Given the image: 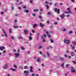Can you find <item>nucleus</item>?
Here are the masks:
<instances>
[{
    "mask_svg": "<svg viewBox=\"0 0 76 76\" xmlns=\"http://www.w3.org/2000/svg\"><path fill=\"white\" fill-rule=\"evenodd\" d=\"M23 73H25V75L26 76H28L29 74V71L26 70L24 71Z\"/></svg>",
    "mask_w": 76,
    "mask_h": 76,
    "instance_id": "f257e3e1",
    "label": "nucleus"
},
{
    "mask_svg": "<svg viewBox=\"0 0 76 76\" xmlns=\"http://www.w3.org/2000/svg\"><path fill=\"white\" fill-rule=\"evenodd\" d=\"M64 41L65 42V43H66V44H69V42H70L69 40H66V39H64Z\"/></svg>",
    "mask_w": 76,
    "mask_h": 76,
    "instance_id": "f03ea898",
    "label": "nucleus"
},
{
    "mask_svg": "<svg viewBox=\"0 0 76 76\" xmlns=\"http://www.w3.org/2000/svg\"><path fill=\"white\" fill-rule=\"evenodd\" d=\"M65 16H66V15L64 14V13H62V15H60V17L62 19H63V18H64Z\"/></svg>",
    "mask_w": 76,
    "mask_h": 76,
    "instance_id": "7ed1b4c3",
    "label": "nucleus"
},
{
    "mask_svg": "<svg viewBox=\"0 0 76 76\" xmlns=\"http://www.w3.org/2000/svg\"><path fill=\"white\" fill-rule=\"evenodd\" d=\"M70 13H71V14H73V12H72L70 10H69L68 12L67 11L64 12V13H67L68 14Z\"/></svg>",
    "mask_w": 76,
    "mask_h": 76,
    "instance_id": "20e7f679",
    "label": "nucleus"
},
{
    "mask_svg": "<svg viewBox=\"0 0 76 76\" xmlns=\"http://www.w3.org/2000/svg\"><path fill=\"white\" fill-rule=\"evenodd\" d=\"M2 30L4 34H5V36L6 37H7V34L6 33V32H5L4 29V28H2Z\"/></svg>",
    "mask_w": 76,
    "mask_h": 76,
    "instance_id": "39448f33",
    "label": "nucleus"
},
{
    "mask_svg": "<svg viewBox=\"0 0 76 76\" xmlns=\"http://www.w3.org/2000/svg\"><path fill=\"white\" fill-rule=\"evenodd\" d=\"M20 55V53H16L15 54V58H17V57H19Z\"/></svg>",
    "mask_w": 76,
    "mask_h": 76,
    "instance_id": "423d86ee",
    "label": "nucleus"
},
{
    "mask_svg": "<svg viewBox=\"0 0 76 76\" xmlns=\"http://www.w3.org/2000/svg\"><path fill=\"white\" fill-rule=\"evenodd\" d=\"M4 49H5V47H3V46H0V50L1 51H3Z\"/></svg>",
    "mask_w": 76,
    "mask_h": 76,
    "instance_id": "0eeeda50",
    "label": "nucleus"
},
{
    "mask_svg": "<svg viewBox=\"0 0 76 76\" xmlns=\"http://www.w3.org/2000/svg\"><path fill=\"white\" fill-rule=\"evenodd\" d=\"M8 66V65L7 64H5V66H3V67L4 69H7V68Z\"/></svg>",
    "mask_w": 76,
    "mask_h": 76,
    "instance_id": "6e6552de",
    "label": "nucleus"
},
{
    "mask_svg": "<svg viewBox=\"0 0 76 76\" xmlns=\"http://www.w3.org/2000/svg\"><path fill=\"white\" fill-rule=\"evenodd\" d=\"M70 54L72 57H74V56H75V53H74L73 52L70 53Z\"/></svg>",
    "mask_w": 76,
    "mask_h": 76,
    "instance_id": "1a4fd4ad",
    "label": "nucleus"
},
{
    "mask_svg": "<svg viewBox=\"0 0 76 76\" xmlns=\"http://www.w3.org/2000/svg\"><path fill=\"white\" fill-rule=\"evenodd\" d=\"M24 33H25V34H28V31L26 30H24Z\"/></svg>",
    "mask_w": 76,
    "mask_h": 76,
    "instance_id": "9d476101",
    "label": "nucleus"
},
{
    "mask_svg": "<svg viewBox=\"0 0 76 76\" xmlns=\"http://www.w3.org/2000/svg\"><path fill=\"white\" fill-rule=\"evenodd\" d=\"M33 26L34 28H35V27H37V24H34Z\"/></svg>",
    "mask_w": 76,
    "mask_h": 76,
    "instance_id": "9b49d317",
    "label": "nucleus"
},
{
    "mask_svg": "<svg viewBox=\"0 0 76 76\" xmlns=\"http://www.w3.org/2000/svg\"><path fill=\"white\" fill-rule=\"evenodd\" d=\"M45 3H46V4H50V5H51L52 4V3H50V4H49L47 1H45Z\"/></svg>",
    "mask_w": 76,
    "mask_h": 76,
    "instance_id": "f8f14e48",
    "label": "nucleus"
},
{
    "mask_svg": "<svg viewBox=\"0 0 76 76\" xmlns=\"http://www.w3.org/2000/svg\"><path fill=\"white\" fill-rule=\"evenodd\" d=\"M24 12H26V13H29V11L28 10H24Z\"/></svg>",
    "mask_w": 76,
    "mask_h": 76,
    "instance_id": "ddd939ff",
    "label": "nucleus"
},
{
    "mask_svg": "<svg viewBox=\"0 0 76 76\" xmlns=\"http://www.w3.org/2000/svg\"><path fill=\"white\" fill-rule=\"evenodd\" d=\"M40 25L41 27H44V24H42V23H40Z\"/></svg>",
    "mask_w": 76,
    "mask_h": 76,
    "instance_id": "4468645a",
    "label": "nucleus"
},
{
    "mask_svg": "<svg viewBox=\"0 0 76 76\" xmlns=\"http://www.w3.org/2000/svg\"><path fill=\"white\" fill-rule=\"evenodd\" d=\"M69 66H70V64H67L66 65H65V66L66 67H69Z\"/></svg>",
    "mask_w": 76,
    "mask_h": 76,
    "instance_id": "2eb2a0df",
    "label": "nucleus"
},
{
    "mask_svg": "<svg viewBox=\"0 0 76 76\" xmlns=\"http://www.w3.org/2000/svg\"><path fill=\"white\" fill-rule=\"evenodd\" d=\"M60 60L63 61L64 60V58H63V57H60L59 58Z\"/></svg>",
    "mask_w": 76,
    "mask_h": 76,
    "instance_id": "dca6fc26",
    "label": "nucleus"
},
{
    "mask_svg": "<svg viewBox=\"0 0 76 76\" xmlns=\"http://www.w3.org/2000/svg\"><path fill=\"white\" fill-rule=\"evenodd\" d=\"M42 48V45L39 46V49H41Z\"/></svg>",
    "mask_w": 76,
    "mask_h": 76,
    "instance_id": "f3484780",
    "label": "nucleus"
},
{
    "mask_svg": "<svg viewBox=\"0 0 76 76\" xmlns=\"http://www.w3.org/2000/svg\"><path fill=\"white\" fill-rule=\"evenodd\" d=\"M38 10H39V9H37V10L36 9H35L34 10V12H37V11H38Z\"/></svg>",
    "mask_w": 76,
    "mask_h": 76,
    "instance_id": "a211bd4d",
    "label": "nucleus"
},
{
    "mask_svg": "<svg viewBox=\"0 0 76 76\" xmlns=\"http://www.w3.org/2000/svg\"><path fill=\"white\" fill-rule=\"evenodd\" d=\"M10 70H11L12 71H16V69L12 68H10Z\"/></svg>",
    "mask_w": 76,
    "mask_h": 76,
    "instance_id": "6ab92c4d",
    "label": "nucleus"
},
{
    "mask_svg": "<svg viewBox=\"0 0 76 76\" xmlns=\"http://www.w3.org/2000/svg\"><path fill=\"white\" fill-rule=\"evenodd\" d=\"M28 67V66H24V69H27Z\"/></svg>",
    "mask_w": 76,
    "mask_h": 76,
    "instance_id": "aec40b11",
    "label": "nucleus"
},
{
    "mask_svg": "<svg viewBox=\"0 0 76 76\" xmlns=\"http://www.w3.org/2000/svg\"><path fill=\"white\" fill-rule=\"evenodd\" d=\"M57 12L58 13V14H60V10L59 9L58 10Z\"/></svg>",
    "mask_w": 76,
    "mask_h": 76,
    "instance_id": "412c9836",
    "label": "nucleus"
},
{
    "mask_svg": "<svg viewBox=\"0 0 76 76\" xmlns=\"http://www.w3.org/2000/svg\"><path fill=\"white\" fill-rule=\"evenodd\" d=\"M37 62H39L40 61V58H39L37 59Z\"/></svg>",
    "mask_w": 76,
    "mask_h": 76,
    "instance_id": "4be33fe9",
    "label": "nucleus"
},
{
    "mask_svg": "<svg viewBox=\"0 0 76 76\" xmlns=\"http://www.w3.org/2000/svg\"><path fill=\"white\" fill-rule=\"evenodd\" d=\"M50 41H51V42L52 43L54 42V40H53V39H50Z\"/></svg>",
    "mask_w": 76,
    "mask_h": 76,
    "instance_id": "5701e85b",
    "label": "nucleus"
},
{
    "mask_svg": "<svg viewBox=\"0 0 76 76\" xmlns=\"http://www.w3.org/2000/svg\"><path fill=\"white\" fill-rule=\"evenodd\" d=\"M10 33L12 34V28H10L9 29Z\"/></svg>",
    "mask_w": 76,
    "mask_h": 76,
    "instance_id": "b1692460",
    "label": "nucleus"
},
{
    "mask_svg": "<svg viewBox=\"0 0 76 76\" xmlns=\"http://www.w3.org/2000/svg\"><path fill=\"white\" fill-rule=\"evenodd\" d=\"M30 72H31V73H32L33 72V70H32V69H31L30 70Z\"/></svg>",
    "mask_w": 76,
    "mask_h": 76,
    "instance_id": "393cba45",
    "label": "nucleus"
},
{
    "mask_svg": "<svg viewBox=\"0 0 76 76\" xmlns=\"http://www.w3.org/2000/svg\"><path fill=\"white\" fill-rule=\"evenodd\" d=\"M14 67L15 68V69H17L18 68V67H17V66L16 65H14Z\"/></svg>",
    "mask_w": 76,
    "mask_h": 76,
    "instance_id": "a878e982",
    "label": "nucleus"
},
{
    "mask_svg": "<svg viewBox=\"0 0 76 76\" xmlns=\"http://www.w3.org/2000/svg\"><path fill=\"white\" fill-rule=\"evenodd\" d=\"M32 15L33 16H35L36 15V14L35 13H33L32 14Z\"/></svg>",
    "mask_w": 76,
    "mask_h": 76,
    "instance_id": "bb28decb",
    "label": "nucleus"
},
{
    "mask_svg": "<svg viewBox=\"0 0 76 76\" xmlns=\"http://www.w3.org/2000/svg\"><path fill=\"white\" fill-rule=\"evenodd\" d=\"M47 37H48L49 38H51V36L50 35V34L48 35Z\"/></svg>",
    "mask_w": 76,
    "mask_h": 76,
    "instance_id": "cd10ccee",
    "label": "nucleus"
},
{
    "mask_svg": "<svg viewBox=\"0 0 76 76\" xmlns=\"http://www.w3.org/2000/svg\"><path fill=\"white\" fill-rule=\"evenodd\" d=\"M48 15H51V12H48Z\"/></svg>",
    "mask_w": 76,
    "mask_h": 76,
    "instance_id": "c85d7f7f",
    "label": "nucleus"
},
{
    "mask_svg": "<svg viewBox=\"0 0 76 76\" xmlns=\"http://www.w3.org/2000/svg\"><path fill=\"white\" fill-rule=\"evenodd\" d=\"M39 18H40V19H42V16L41 15H39Z\"/></svg>",
    "mask_w": 76,
    "mask_h": 76,
    "instance_id": "c756f323",
    "label": "nucleus"
},
{
    "mask_svg": "<svg viewBox=\"0 0 76 76\" xmlns=\"http://www.w3.org/2000/svg\"><path fill=\"white\" fill-rule=\"evenodd\" d=\"M29 39H30V41H31V40H32V37H31L30 36L29 37Z\"/></svg>",
    "mask_w": 76,
    "mask_h": 76,
    "instance_id": "7c9ffc66",
    "label": "nucleus"
},
{
    "mask_svg": "<svg viewBox=\"0 0 76 76\" xmlns=\"http://www.w3.org/2000/svg\"><path fill=\"white\" fill-rule=\"evenodd\" d=\"M76 60H75V61H73L72 62L74 63V64H76Z\"/></svg>",
    "mask_w": 76,
    "mask_h": 76,
    "instance_id": "2f4dec72",
    "label": "nucleus"
},
{
    "mask_svg": "<svg viewBox=\"0 0 76 76\" xmlns=\"http://www.w3.org/2000/svg\"><path fill=\"white\" fill-rule=\"evenodd\" d=\"M19 16V15L18 14V13H17L15 14V16L17 17V16Z\"/></svg>",
    "mask_w": 76,
    "mask_h": 76,
    "instance_id": "473e14b6",
    "label": "nucleus"
},
{
    "mask_svg": "<svg viewBox=\"0 0 76 76\" xmlns=\"http://www.w3.org/2000/svg\"><path fill=\"white\" fill-rule=\"evenodd\" d=\"M54 11L55 12H57V8H55Z\"/></svg>",
    "mask_w": 76,
    "mask_h": 76,
    "instance_id": "72a5a7b5",
    "label": "nucleus"
},
{
    "mask_svg": "<svg viewBox=\"0 0 76 76\" xmlns=\"http://www.w3.org/2000/svg\"><path fill=\"white\" fill-rule=\"evenodd\" d=\"M72 33H73L72 31H71L69 32V34H72Z\"/></svg>",
    "mask_w": 76,
    "mask_h": 76,
    "instance_id": "f704fd0d",
    "label": "nucleus"
},
{
    "mask_svg": "<svg viewBox=\"0 0 76 76\" xmlns=\"http://www.w3.org/2000/svg\"><path fill=\"white\" fill-rule=\"evenodd\" d=\"M13 28H18V26H14Z\"/></svg>",
    "mask_w": 76,
    "mask_h": 76,
    "instance_id": "c9c22d12",
    "label": "nucleus"
},
{
    "mask_svg": "<svg viewBox=\"0 0 76 76\" xmlns=\"http://www.w3.org/2000/svg\"><path fill=\"white\" fill-rule=\"evenodd\" d=\"M64 56L66 58H67L68 56L66 54H65Z\"/></svg>",
    "mask_w": 76,
    "mask_h": 76,
    "instance_id": "e433bc0d",
    "label": "nucleus"
},
{
    "mask_svg": "<svg viewBox=\"0 0 76 76\" xmlns=\"http://www.w3.org/2000/svg\"><path fill=\"white\" fill-rule=\"evenodd\" d=\"M42 56L43 57H44V58H45V57H46V55H43Z\"/></svg>",
    "mask_w": 76,
    "mask_h": 76,
    "instance_id": "4c0bfd02",
    "label": "nucleus"
},
{
    "mask_svg": "<svg viewBox=\"0 0 76 76\" xmlns=\"http://www.w3.org/2000/svg\"><path fill=\"white\" fill-rule=\"evenodd\" d=\"M11 39H14V37H13V36H11Z\"/></svg>",
    "mask_w": 76,
    "mask_h": 76,
    "instance_id": "58836bf2",
    "label": "nucleus"
},
{
    "mask_svg": "<svg viewBox=\"0 0 76 76\" xmlns=\"http://www.w3.org/2000/svg\"><path fill=\"white\" fill-rule=\"evenodd\" d=\"M32 32L33 33H35V30H33Z\"/></svg>",
    "mask_w": 76,
    "mask_h": 76,
    "instance_id": "ea45409f",
    "label": "nucleus"
},
{
    "mask_svg": "<svg viewBox=\"0 0 76 76\" xmlns=\"http://www.w3.org/2000/svg\"><path fill=\"white\" fill-rule=\"evenodd\" d=\"M19 39H22V36H20L19 37Z\"/></svg>",
    "mask_w": 76,
    "mask_h": 76,
    "instance_id": "a19ab883",
    "label": "nucleus"
},
{
    "mask_svg": "<svg viewBox=\"0 0 76 76\" xmlns=\"http://www.w3.org/2000/svg\"><path fill=\"white\" fill-rule=\"evenodd\" d=\"M64 63L61 64V66L62 67H64Z\"/></svg>",
    "mask_w": 76,
    "mask_h": 76,
    "instance_id": "79ce46f5",
    "label": "nucleus"
},
{
    "mask_svg": "<svg viewBox=\"0 0 76 76\" xmlns=\"http://www.w3.org/2000/svg\"><path fill=\"white\" fill-rule=\"evenodd\" d=\"M46 7H47V9H49L48 6L47 5H46Z\"/></svg>",
    "mask_w": 76,
    "mask_h": 76,
    "instance_id": "37998d69",
    "label": "nucleus"
},
{
    "mask_svg": "<svg viewBox=\"0 0 76 76\" xmlns=\"http://www.w3.org/2000/svg\"><path fill=\"white\" fill-rule=\"evenodd\" d=\"M21 49L22 50H25V48L23 47H21Z\"/></svg>",
    "mask_w": 76,
    "mask_h": 76,
    "instance_id": "c03bdc74",
    "label": "nucleus"
},
{
    "mask_svg": "<svg viewBox=\"0 0 76 76\" xmlns=\"http://www.w3.org/2000/svg\"><path fill=\"white\" fill-rule=\"evenodd\" d=\"M32 1H33V0H31L30 1V2L31 3H33Z\"/></svg>",
    "mask_w": 76,
    "mask_h": 76,
    "instance_id": "a18cd8bd",
    "label": "nucleus"
},
{
    "mask_svg": "<svg viewBox=\"0 0 76 76\" xmlns=\"http://www.w3.org/2000/svg\"><path fill=\"white\" fill-rule=\"evenodd\" d=\"M66 31V28H64L63 29V31Z\"/></svg>",
    "mask_w": 76,
    "mask_h": 76,
    "instance_id": "49530a36",
    "label": "nucleus"
},
{
    "mask_svg": "<svg viewBox=\"0 0 76 76\" xmlns=\"http://www.w3.org/2000/svg\"><path fill=\"white\" fill-rule=\"evenodd\" d=\"M72 72H76V71L74 69L73 70H72Z\"/></svg>",
    "mask_w": 76,
    "mask_h": 76,
    "instance_id": "de8ad7c7",
    "label": "nucleus"
},
{
    "mask_svg": "<svg viewBox=\"0 0 76 76\" xmlns=\"http://www.w3.org/2000/svg\"><path fill=\"white\" fill-rule=\"evenodd\" d=\"M71 69H72V70H74V68H73V67L72 66L71 67Z\"/></svg>",
    "mask_w": 76,
    "mask_h": 76,
    "instance_id": "09e8293b",
    "label": "nucleus"
},
{
    "mask_svg": "<svg viewBox=\"0 0 76 76\" xmlns=\"http://www.w3.org/2000/svg\"><path fill=\"white\" fill-rule=\"evenodd\" d=\"M68 58H72V57H71V56H68Z\"/></svg>",
    "mask_w": 76,
    "mask_h": 76,
    "instance_id": "8fccbe9b",
    "label": "nucleus"
},
{
    "mask_svg": "<svg viewBox=\"0 0 76 76\" xmlns=\"http://www.w3.org/2000/svg\"><path fill=\"white\" fill-rule=\"evenodd\" d=\"M14 22L15 23H17V20H15V21H14Z\"/></svg>",
    "mask_w": 76,
    "mask_h": 76,
    "instance_id": "3c124183",
    "label": "nucleus"
},
{
    "mask_svg": "<svg viewBox=\"0 0 76 76\" xmlns=\"http://www.w3.org/2000/svg\"><path fill=\"white\" fill-rule=\"evenodd\" d=\"M47 55L48 57H50V55H49V53H47Z\"/></svg>",
    "mask_w": 76,
    "mask_h": 76,
    "instance_id": "603ef678",
    "label": "nucleus"
},
{
    "mask_svg": "<svg viewBox=\"0 0 76 76\" xmlns=\"http://www.w3.org/2000/svg\"><path fill=\"white\" fill-rule=\"evenodd\" d=\"M49 47H50V48H53V47L51 46H49Z\"/></svg>",
    "mask_w": 76,
    "mask_h": 76,
    "instance_id": "864d4df0",
    "label": "nucleus"
},
{
    "mask_svg": "<svg viewBox=\"0 0 76 76\" xmlns=\"http://www.w3.org/2000/svg\"><path fill=\"white\" fill-rule=\"evenodd\" d=\"M26 7V6H24V7H23V9H25Z\"/></svg>",
    "mask_w": 76,
    "mask_h": 76,
    "instance_id": "5fc2aeb1",
    "label": "nucleus"
},
{
    "mask_svg": "<svg viewBox=\"0 0 76 76\" xmlns=\"http://www.w3.org/2000/svg\"><path fill=\"white\" fill-rule=\"evenodd\" d=\"M46 33L47 34H49V32H48V31H46Z\"/></svg>",
    "mask_w": 76,
    "mask_h": 76,
    "instance_id": "6e6d98bb",
    "label": "nucleus"
},
{
    "mask_svg": "<svg viewBox=\"0 0 76 76\" xmlns=\"http://www.w3.org/2000/svg\"><path fill=\"white\" fill-rule=\"evenodd\" d=\"M70 47H73V45L72 44L70 45Z\"/></svg>",
    "mask_w": 76,
    "mask_h": 76,
    "instance_id": "4d7b16f0",
    "label": "nucleus"
},
{
    "mask_svg": "<svg viewBox=\"0 0 76 76\" xmlns=\"http://www.w3.org/2000/svg\"><path fill=\"white\" fill-rule=\"evenodd\" d=\"M69 50H66V53H69Z\"/></svg>",
    "mask_w": 76,
    "mask_h": 76,
    "instance_id": "13d9d810",
    "label": "nucleus"
},
{
    "mask_svg": "<svg viewBox=\"0 0 76 76\" xmlns=\"http://www.w3.org/2000/svg\"><path fill=\"white\" fill-rule=\"evenodd\" d=\"M6 51L5 50H4L3 53H6Z\"/></svg>",
    "mask_w": 76,
    "mask_h": 76,
    "instance_id": "bf43d9fd",
    "label": "nucleus"
},
{
    "mask_svg": "<svg viewBox=\"0 0 76 76\" xmlns=\"http://www.w3.org/2000/svg\"><path fill=\"white\" fill-rule=\"evenodd\" d=\"M3 13H4V12H1V15H3Z\"/></svg>",
    "mask_w": 76,
    "mask_h": 76,
    "instance_id": "052dcab7",
    "label": "nucleus"
},
{
    "mask_svg": "<svg viewBox=\"0 0 76 76\" xmlns=\"http://www.w3.org/2000/svg\"><path fill=\"white\" fill-rule=\"evenodd\" d=\"M30 69H32L33 68V67H32V66H30Z\"/></svg>",
    "mask_w": 76,
    "mask_h": 76,
    "instance_id": "680f3d73",
    "label": "nucleus"
},
{
    "mask_svg": "<svg viewBox=\"0 0 76 76\" xmlns=\"http://www.w3.org/2000/svg\"><path fill=\"white\" fill-rule=\"evenodd\" d=\"M67 10H70V8H67Z\"/></svg>",
    "mask_w": 76,
    "mask_h": 76,
    "instance_id": "e2e57ef3",
    "label": "nucleus"
},
{
    "mask_svg": "<svg viewBox=\"0 0 76 76\" xmlns=\"http://www.w3.org/2000/svg\"><path fill=\"white\" fill-rule=\"evenodd\" d=\"M1 36H2V37H4V34H2Z\"/></svg>",
    "mask_w": 76,
    "mask_h": 76,
    "instance_id": "0e129e2a",
    "label": "nucleus"
},
{
    "mask_svg": "<svg viewBox=\"0 0 76 76\" xmlns=\"http://www.w3.org/2000/svg\"><path fill=\"white\" fill-rule=\"evenodd\" d=\"M35 76V74H34V73H33V74H32V76Z\"/></svg>",
    "mask_w": 76,
    "mask_h": 76,
    "instance_id": "69168bd1",
    "label": "nucleus"
},
{
    "mask_svg": "<svg viewBox=\"0 0 76 76\" xmlns=\"http://www.w3.org/2000/svg\"><path fill=\"white\" fill-rule=\"evenodd\" d=\"M27 54H29L30 53V51H28V52L27 53Z\"/></svg>",
    "mask_w": 76,
    "mask_h": 76,
    "instance_id": "338daca9",
    "label": "nucleus"
},
{
    "mask_svg": "<svg viewBox=\"0 0 76 76\" xmlns=\"http://www.w3.org/2000/svg\"><path fill=\"white\" fill-rule=\"evenodd\" d=\"M39 33H37V36L39 37Z\"/></svg>",
    "mask_w": 76,
    "mask_h": 76,
    "instance_id": "774afa93",
    "label": "nucleus"
}]
</instances>
